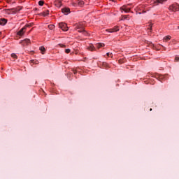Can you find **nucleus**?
<instances>
[{"label":"nucleus","instance_id":"26","mask_svg":"<svg viewBox=\"0 0 179 179\" xmlns=\"http://www.w3.org/2000/svg\"><path fill=\"white\" fill-rule=\"evenodd\" d=\"M103 66L106 68V66H108V65L107 64V63L106 62H103Z\"/></svg>","mask_w":179,"mask_h":179},{"label":"nucleus","instance_id":"11","mask_svg":"<svg viewBox=\"0 0 179 179\" xmlns=\"http://www.w3.org/2000/svg\"><path fill=\"white\" fill-rule=\"evenodd\" d=\"M87 49L89 50V51H94L95 48L93 45H90V46H88Z\"/></svg>","mask_w":179,"mask_h":179},{"label":"nucleus","instance_id":"17","mask_svg":"<svg viewBox=\"0 0 179 179\" xmlns=\"http://www.w3.org/2000/svg\"><path fill=\"white\" fill-rule=\"evenodd\" d=\"M40 51H41L42 54H44V51H45V48H44V46H41L39 48Z\"/></svg>","mask_w":179,"mask_h":179},{"label":"nucleus","instance_id":"21","mask_svg":"<svg viewBox=\"0 0 179 179\" xmlns=\"http://www.w3.org/2000/svg\"><path fill=\"white\" fill-rule=\"evenodd\" d=\"M43 5H44V1H38V6H43Z\"/></svg>","mask_w":179,"mask_h":179},{"label":"nucleus","instance_id":"32","mask_svg":"<svg viewBox=\"0 0 179 179\" xmlns=\"http://www.w3.org/2000/svg\"><path fill=\"white\" fill-rule=\"evenodd\" d=\"M112 1V2H115V0H111Z\"/></svg>","mask_w":179,"mask_h":179},{"label":"nucleus","instance_id":"13","mask_svg":"<svg viewBox=\"0 0 179 179\" xmlns=\"http://www.w3.org/2000/svg\"><path fill=\"white\" fill-rule=\"evenodd\" d=\"M166 1L167 0H156L155 3L156 5V3H163V2H166Z\"/></svg>","mask_w":179,"mask_h":179},{"label":"nucleus","instance_id":"8","mask_svg":"<svg viewBox=\"0 0 179 179\" xmlns=\"http://www.w3.org/2000/svg\"><path fill=\"white\" fill-rule=\"evenodd\" d=\"M122 10H124L125 13H129V12H131V8L127 7L126 6H123L120 8Z\"/></svg>","mask_w":179,"mask_h":179},{"label":"nucleus","instance_id":"14","mask_svg":"<svg viewBox=\"0 0 179 179\" xmlns=\"http://www.w3.org/2000/svg\"><path fill=\"white\" fill-rule=\"evenodd\" d=\"M50 11L48 10H46L45 11L42 13L43 16H47V15H49Z\"/></svg>","mask_w":179,"mask_h":179},{"label":"nucleus","instance_id":"23","mask_svg":"<svg viewBox=\"0 0 179 179\" xmlns=\"http://www.w3.org/2000/svg\"><path fill=\"white\" fill-rule=\"evenodd\" d=\"M31 62H32V64H38L36 60H31Z\"/></svg>","mask_w":179,"mask_h":179},{"label":"nucleus","instance_id":"30","mask_svg":"<svg viewBox=\"0 0 179 179\" xmlns=\"http://www.w3.org/2000/svg\"><path fill=\"white\" fill-rule=\"evenodd\" d=\"M150 30H152V24H150Z\"/></svg>","mask_w":179,"mask_h":179},{"label":"nucleus","instance_id":"18","mask_svg":"<svg viewBox=\"0 0 179 179\" xmlns=\"http://www.w3.org/2000/svg\"><path fill=\"white\" fill-rule=\"evenodd\" d=\"M57 3H58V6H61V5H62V1H61V0H56V1H55V5H57Z\"/></svg>","mask_w":179,"mask_h":179},{"label":"nucleus","instance_id":"34","mask_svg":"<svg viewBox=\"0 0 179 179\" xmlns=\"http://www.w3.org/2000/svg\"><path fill=\"white\" fill-rule=\"evenodd\" d=\"M152 108H150V111H152Z\"/></svg>","mask_w":179,"mask_h":179},{"label":"nucleus","instance_id":"22","mask_svg":"<svg viewBox=\"0 0 179 179\" xmlns=\"http://www.w3.org/2000/svg\"><path fill=\"white\" fill-rule=\"evenodd\" d=\"M65 52L66 54H69V52H71V49H66Z\"/></svg>","mask_w":179,"mask_h":179},{"label":"nucleus","instance_id":"24","mask_svg":"<svg viewBox=\"0 0 179 179\" xmlns=\"http://www.w3.org/2000/svg\"><path fill=\"white\" fill-rule=\"evenodd\" d=\"M15 9L17 10V12H20V10H22V8L20 7H17V8H14Z\"/></svg>","mask_w":179,"mask_h":179},{"label":"nucleus","instance_id":"15","mask_svg":"<svg viewBox=\"0 0 179 179\" xmlns=\"http://www.w3.org/2000/svg\"><path fill=\"white\" fill-rule=\"evenodd\" d=\"M78 5H79V6H83V5H85V1H83L82 0H79Z\"/></svg>","mask_w":179,"mask_h":179},{"label":"nucleus","instance_id":"28","mask_svg":"<svg viewBox=\"0 0 179 179\" xmlns=\"http://www.w3.org/2000/svg\"><path fill=\"white\" fill-rule=\"evenodd\" d=\"M175 61H176V62H178V61H179V57H176L175 58Z\"/></svg>","mask_w":179,"mask_h":179},{"label":"nucleus","instance_id":"31","mask_svg":"<svg viewBox=\"0 0 179 179\" xmlns=\"http://www.w3.org/2000/svg\"><path fill=\"white\" fill-rule=\"evenodd\" d=\"M74 75H76V71H73Z\"/></svg>","mask_w":179,"mask_h":179},{"label":"nucleus","instance_id":"36","mask_svg":"<svg viewBox=\"0 0 179 179\" xmlns=\"http://www.w3.org/2000/svg\"><path fill=\"white\" fill-rule=\"evenodd\" d=\"M178 29H179V26H178Z\"/></svg>","mask_w":179,"mask_h":179},{"label":"nucleus","instance_id":"20","mask_svg":"<svg viewBox=\"0 0 179 179\" xmlns=\"http://www.w3.org/2000/svg\"><path fill=\"white\" fill-rule=\"evenodd\" d=\"M11 57H12V58H14L15 59H17V55H16V54H15V53L11 54Z\"/></svg>","mask_w":179,"mask_h":179},{"label":"nucleus","instance_id":"10","mask_svg":"<svg viewBox=\"0 0 179 179\" xmlns=\"http://www.w3.org/2000/svg\"><path fill=\"white\" fill-rule=\"evenodd\" d=\"M96 48H98V50H99V49L101 48L102 47H104V43H97V44L96 45Z\"/></svg>","mask_w":179,"mask_h":179},{"label":"nucleus","instance_id":"5","mask_svg":"<svg viewBox=\"0 0 179 179\" xmlns=\"http://www.w3.org/2000/svg\"><path fill=\"white\" fill-rule=\"evenodd\" d=\"M106 31H108V33H117V31H120V28L115 26L114 28L106 29Z\"/></svg>","mask_w":179,"mask_h":179},{"label":"nucleus","instance_id":"9","mask_svg":"<svg viewBox=\"0 0 179 179\" xmlns=\"http://www.w3.org/2000/svg\"><path fill=\"white\" fill-rule=\"evenodd\" d=\"M7 22L8 21L5 18L0 19V24L1 26H5V24H6Z\"/></svg>","mask_w":179,"mask_h":179},{"label":"nucleus","instance_id":"1","mask_svg":"<svg viewBox=\"0 0 179 179\" xmlns=\"http://www.w3.org/2000/svg\"><path fill=\"white\" fill-rule=\"evenodd\" d=\"M83 26H85V22H79L76 29V30H78L79 33H83L85 36H86V34H87V32H86V31L83 28Z\"/></svg>","mask_w":179,"mask_h":179},{"label":"nucleus","instance_id":"27","mask_svg":"<svg viewBox=\"0 0 179 179\" xmlns=\"http://www.w3.org/2000/svg\"><path fill=\"white\" fill-rule=\"evenodd\" d=\"M129 15H122V19H127Z\"/></svg>","mask_w":179,"mask_h":179},{"label":"nucleus","instance_id":"19","mask_svg":"<svg viewBox=\"0 0 179 179\" xmlns=\"http://www.w3.org/2000/svg\"><path fill=\"white\" fill-rule=\"evenodd\" d=\"M171 36H166L164 40H166V41H169V40H171Z\"/></svg>","mask_w":179,"mask_h":179},{"label":"nucleus","instance_id":"35","mask_svg":"<svg viewBox=\"0 0 179 179\" xmlns=\"http://www.w3.org/2000/svg\"><path fill=\"white\" fill-rule=\"evenodd\" d=\"M0 34H2V32L0 31Z\"/></svg>","mask_w":179,"mask_h":179},{"label":"nucleus","instance_id":"4","mask_svg":"<svg viewBox=\"0 0 179 179\" xmlns=\"http://www.w3.org/2000/svg\"><path fill=\"white\" fill-rule=\"evenodd\" d=\"M59 27L63 30V31H68V26L66 23L60 22L59 24Z\"/></svg>","mask_w":179,"mask_h":179},{"label":"nucleus","instance_id":"2","mask_svg":"<svg viewBox=\"0 0 179 179\" xmlns=\"http://www.w3.org/2000/svg\"><path fill=\"white\" fill-rule=\"evenodd\" d=\"M169 10L172 12H178L179 11V5L178 3H173L169 7Z\"/></svg>","mask_w":179,"mask_h":179},{"label":"nucleus","instance_id":"25","mask_svg":"<svg viewBox=\"0 0 179 179\" xmlns=\"http://www.w3.org/2000/svg\"><path fill=\"white\" fill-rule=\"evenodd\" d=\"M106 55H107L108 57H113V53L108 52V53L106 54Z\"/></svg>","mask_w":179,"mask_h":179},{"label":"nucleus","instance_id":"29","mask_svg":"<svg viewBox=\"0 0 179 179\" xmlns=\"http://www.w3.org/2000/svg\"><path fill=\"white\" fill-rule=\"evenodd\" d=\"M59 45L62 48H64V47H65V45H64V44H59Z\"/></svg>","mask_w":179,"mask_h":179},{"label":"nucleus","instance_id":"7","mask_svg":"<svg viewBox=\"0 0 179 179\" xmlns=\"http://www.w3.org/2000/svg\"><path fill=\"white\" fill-rule=\"evenodd\" d=\"M62 12L64 15H68L69 13H71V9L69 8L65 7V8L62 9Z\"/></svg>","mask_w":179,"mask_h":179},{"label":"nucleus","instance_id":"16","mask_svg":"<svg viewBox=\"0 0 179 179\" xmlns=\"http://www.w3.org/2000/svg\"><path fill=\"white\" fill-rule=\"evenodd\" d=\"M48 29H50V30H54V29H55V26L54 24H50L48 25Z\"/></svg>","mask_w":179,"mask_h":179},{"label":"nucleus","instance_id":"12","mask_svg":"<svg viewBox=\"0 0 179 179\" xmlns=\"http://www.w3.org/2000/svg\"><path fill=\"white\" fill-rule=\"evenodd\" d=\"M8 10H10L11 12V13H16L17 12V8H10V9H8Z\"/></svg>","mask_w":179,"mask_h":179},{"label":"nucleus","instance_id":"3","mask_svg":"<svg viewBox=\"0 0 179 179\" xmlns=\"http://www.w3.org/2000/svg\"><path fill=\"white\" fill-rule=\"evenodd\" d=\"M31 25L27 24L25 25L23 28H22L18 32L17 35L18 36H23L24 34V31H26V28L27 27H30Z\"/></svg>","mask_w":179,"mask_h":179},{"label":"nucleus","instance_id":"33","mask_svg":"<svg viewBox=\"0 0 179 179\" xmlns=\"http://www.w3.org/2000/svg\"><path fill=\"white\" fill-rule=\"evenodd\" d=\"M160 79H163V76H160Z\"/></svg>","mask_w":179,"mask_h":179},{"label":"nucleus","instance_id":"6","mask_svg":"<svg viewBox=\"0 0 179 179\" xmlns=\"http://www.w3.org/2000/svg\"><path fill=\"white\" fill-rule=\"evenodd\" d=\"M20 44H22V45H23V46L29 45V44H30V39L26 38L24 41H21L20 42Z\"/></svg>","mask_w":179,"mask_h":179}]
</instances>
